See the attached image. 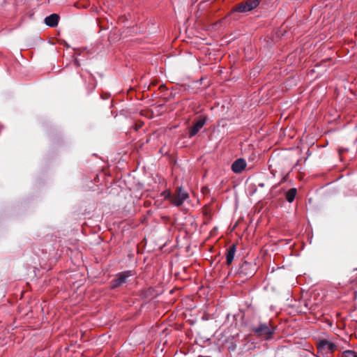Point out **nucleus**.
Returning <instances> with one entry per match:
<instances>
[{
  "instance_id": "obj_14",
  "label": "nucleus",
  "mask_w": 357,
  "mask_h": 357,
  "mask_svg": "<svg viewBox=\"0 0 357 357\" xmlns=\"http://www.w3.org/2000/svg\"><path fill=\"white\" fill-rule=\"evenodd\" d=\"M92 82L90 84V89H89V91H92L93 90H94V89L96 88V83H95V81L92 79Z\"/></svg>"
},
{
  "instance_id": "obj_15",
  "label": "nucleus",
  "mask_w": 357,
  "mask_h": 357,
  "mask_svg": "<svg viewBox=\"0 0 357 357\" xmlns=\"http://www.w3.org/2000/svg\"><path fill=\"white\" fill-rule=\"evenodd\" d=\"M259 185L261 187H264V183H259Z\"/></svg>"
},
{
  "instance_id": "obj_8",
  "label": "nucleus",
  "mask_w": 357,
  "mask_h": 357,
  "mask_svg": "<svg viewBox=\"0 0 357 357\" xmlns=\"http://www.w3.org/2000/svg\"><path fill=\"white\" fill-rule=\"evenodd\" d=\"M246 167V162L243 158L236 160L231 165V170L236 174L241 173Z\"/></svg>"
},
{
  "instance_id": "obj_10",
  "label": "nucleus",
  "mask_w": 357,
  "mask_h": 357,
  "mask_svg": "<svg viewBox=\"0 0 357 357\" xmlns=\"http://www.w3.org/2000/svg\"><path fill=\"white\" fill-rule=\"evenodd\" d=\"M59 20V16L57 14L53 13L45 18V23L50 27H55L57 26Z\"/></svg>"
},
{
  "instance_id": "obj_4",
  "label": "nucleus",
  "mask_w": 357,
  "mask_h": 357,
  "mask_svg": "<svg viewBox=\"0 0 357 357\" xmlns=\"http://www.w3.org/2000/svg\"><path fill=\"white\" fill-rule=\"evenodd\" d=\"M318 351L323 354H332L336 349V344L328 340H321L317 342V345Z\"/></svg>"
},
{
  "instance_id": "obj_3",
  "label": "nucleus",
  "mask_w": 357,
  "mask_h": 357,
  "mask_svg": "<svg viewBox=\"0 0 357 357\" xmlns=\"http://www.w3.org/2000/svg\"><path fill=\"white\" fill-rule=\"evenodd\" d=\"M259 3V0H247L236 5L232 10L239 13L248 12L257 8Z\"/></svg>"
},
{
  "instance_id": "obj_11",
  "label": "nucleus",
  "mask_w": 357,
  "mask_h": 357,
  "mask_svg": "<svg viewBox=\"0 0 357 357\" xmlns=\"http://www.w3.org/2000/svg\"><path fill=\"white\" fill-rule=\"evenodd\" d=\"M296 193H297V190L296 188H291L289 189L286 193H285V199L286 200L289 202V203H291L294 202L295 197H296Z\"/></svg>"
},
{
  "instance_id": "obj_12",
  "label": "nucleus",
  "mask_w": 357,
  "mask_h": 357,
  "mask_svg": "<svg viewBox=\"0 0 357 357\" xmlns=\"http://www.w3.org/2000/svg\"><path fill=\"white\" fill-rule=\"evenodd\" d=\"M160 196L164 198V199H169L172 198L171 191L169 190H165L160 193Z\"/></svg>"
},
{
  "instance_id": "obj_13",
  "label": "nucleus",
  "mask_w": 357,
  "mask_h": 357,
  "mask_svg": "<svg viewBox=\"0 0 357 357\" xmlns=\"http://www.w3.org/2000/svg\"><path fill=\"white\" fill-rule=\"evenodd\" d=\"M343 357H357L356 354L353 351H345L342 354Z\"/></svg>"
},
{
  "instance_id": "obj_2",
  "label": "nucleus",
  "mask_w": 357,
  "mask_h": 357,
  "mask_svg": "<svg viewBox=\"0 0 357 357\" xmlns=\"http://www.w3.org/2000/svg\"><path fill=\"white\" fill-rule=\"evenodd\" d=\"M256 271V265L253 263L243 261L239 264L237 274L243 279L252 277Z\"/></svg>"
},
{
  "instance_id": "obj_1",
  "label": "nucleus",
  "mask_w": 357,
  "mask_h": 357,
  "mask_svg": "<svg viewBox=\"0 0 357 357\" xmlns=\"http://www.w3.org/2000/svg\"><path fill=\"white\" fill-rule=\"evenodd\" d=\"M275 327L272 325L271 321L268 323H260L258 326L252 328V332L257 337L268 340L273 337Z\"/></svg>"
},
{
  "instance_id": "obj_7",
  "label": "nucleus",
  "mask_w": 357,
  "mask_h": 357,
  "mask_svg": "<svg viewBox=\"0 0 357 357\" xmlns=\"http://www.w3.org/2000/svg\"><path fill=\"white\" fill-rule=\"evenodd\" d=\"M206 122V117H200L198 121L194 123L193 126L189 128L188 137L191 138L196 135L199 131L203 128Z\"/></svg>"
},
{
  "instance_id": "obj_5",
  "label": "nucleus",
  "mask_w": 357,
  "mask_h": 357,
  "mask_svg": "<svg viewBox=\"0 0 357 357\" xmlns=\"http://www.w3.org/2000/svg\"><path fill=\"white\" fill-rule=\"evenodd\" d=\"M188 198V194L181 186L178 187L176 190V195L172 196L171 204L175 206L182 205L185 199Z\"/></svg>"
},
{
  "instance_id": "obj_9",
  "label": "nucleus",
  "mask_w": 357,
  "mask_h": 357,
  "mask_svg": "<svg viewBox=\"0 0 357 357\" xmlns=\"http://www.w3.org/2000/svg\"><path fill=\"white\" fill-rule=\"evenodd\" d=\"M236 251V246L235 244L231 245L226 250V263L229 266L230 265L234 258V255Z\"/></svg>"
},
{
  "instance_id": "obj_6",
  "label": "nucleus",
  "mask_w": 357,
  "mask_h": 357,
  "mask_svg": "<svg viewBox=\"0 0 357 357\" xmlns=\"http://www.w3.org/2000/svg\"><path fill=\"white\" fill-rule=\"evenodd\" d=\"M135 272L133 271H126L119 273L116 278L112 281V289L117 288L126 282L127 278L133 276Z\"/></svg>"
}]
</instances>
